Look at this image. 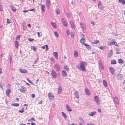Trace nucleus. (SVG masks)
I'll return each mask as SVG.
<instances>
[{
    "label": "nucleus",
    "mask_w": 125,
    "mask_h": 125,
    "mask_svg": "<svg viewBox=\"0 0 125 125\" xmlns=\"http://www.w3.org/2000/svg\"><path fill=\"white\" fill-rule=\"evenodd\" d=\"M11 90L9 89H7L6 91V93L7 95L8 96H10V93Z\"/></svg>",
    "instance_id": "nucleus-18"
},
{
    "label": "nucleus",
    "mask_w": 125,
    "mask_h": 125,
    "mask_svg": "<svg viewBox=\"0 0 125 125\" xmlns=\"http://www.w3.org/2000/svg\"><path fill=\"white\" fill-rule=\"evenodd\" d=\"M5 84L4 83H0V87L3 89V87L5 86Z\"/></svg>",
    "instance_id": "nucleus-40"
},
{
    "label": "nucleus",
    "mask_w": 125,
    "mask_h": 125,
    "mask_svg": "<svg viewBox=\"0 0 125 125\" xmlns=\"http://www.w3.org/2000/svg\"><path fill=\"white\" fill-rule=\"evenodd\" d=\"M114 101L116 104H119V102L118 98L117 97H115L114 99Z\"/></svg>",
    "instance_id": "nucleus-11"
},
{
    "label": "nucleus",
    "mask_w": 125,
    "mask_h": 125,
    "mask_svg": "<svg viewBox=\"0 0 125 125\" xmlns=\"http://www.w3.org/2000/svg\"><path fill=\"white\" fill-rule=\"evenodd\" d=\"M10 7L11 9L14 12H15L16 10V8L12 5H10Z\"/></svg>",
    "instance_id": "nucleus-13"
},
{
    "label": "nucleus",
    "mask_w": 125,
    "mask_h": 125,
    "mask_svg": "<svg viewBox=\"0 0 125 125\" xmlns=\"http://www.w3.org/2000/svg\"><path fill=\"white\" fill-rule=\"evenodd\" d=\"M45 7V6L44 5H42L41 7V10L43 12H45L44 8Z\"/></svg>",
    "instance_id": "nucleus-30"
},
{
    "label": "nucleus",
    "mask_w": 125,
    "mask_h": 125,
    "mask_svg": "<svg viewBox=\"0 0 125 125\" xmlns=\"http://www.w3.org/2000/svg\"><path fill=\"white\" fill-rule=\"evenodd\" d=\"M20 90L22 93H25L27 91V89L25 87L22 86L20 88Z\"/></svg>",
    "instance_id": "nucleus-5"
},
{
    "label": "nucleus",
    "mask_w": 125,
    "mask_h": 125,
    "mask_svg": "<svg viewBox=\"0 0 125 125\" xmlns=\"http://www.w3.org/2000/svg\"><path fill=\"white\" fill-rule=\"evenodd\" d=\"M74 57L76 58L78 57V53L76 50H75L74 52Z\"/></svg>",
    "instance_id": "nucleus-23"
},
{
    "label": "nucleus",
    "mask_w": 125,
    "mask_h": 125,
    "mask_svg": "<svg viewBox=\"0 0 125 125\" xmlns=\"http://www.w3.org/2000/svg\"><path fill=\"white\" fill-rule=\"evenodd\" d=\"M48 96L49 98L51 100L53 99L54 98L53 95H52L50 92L48 94Z\"/></svg>",
    "instance_id": "nucleus-10"
},
{
    "label": "nucleus",
    "mask_w": 125,
    "mask_h": 125,
    "mask_svg": "<svg viewBox=\"0 0 125 125\" xmlns=\"http://www.w3.org/2000/svg\"><path fill=\"white\" fill-rule=\"evenodd\" d=\"M66 109L68 111L71 112L72 111L71 108L69 106L67 105V104H66Z\"/></svg>",
    "instance_id": "nucleus-24"
},
{
    "label": "nucleus",
    "mask_w": 125,
    "mask_h": 125,
    "mask_svg": "<svg viewBox=\"0 0 125 125\" xmlns=\"http://www.w3.org/2000/svg\"><path fill=\"white\" fill-rule=\"evenodd\" d=\"M22 26L23 27V29L25 30L26 28V23L25 22H23L22 23Z\"/></svg>",
    "instance_id": "nucleus-25"
},
{
    "label": "nucleus",
    "mask_w": 125,
    "mask_h": 125,
    "mask_svg": "<svg viewBox=\"0 0 125 125\" xmlns=\"http://www.w3.org/2000/svg\"><path fill=\"white\" fill-rule=\"evenodd\" d=\"M66 34L68 35H69L70 34V31L69 30H67L66 31Z\"/></svg>",
    "instance_id": "nucleus-56"
},
{
    "label": "nucleus",
    "mask_w": 125,
    "mask_h": 125,
    "mask_svg": "<svg viewBox=\"0 0 125 125\" xmlns=\"http://www.w3.org/2000/svg\"><path fill=\"white\" fill-rule=\"evenodd\" d=\"M99 41L98 40H96V41L93 42L92 43L94 44H96Z\"/></svg>",
    "instance_id": "nucleus-50"
},
{
    "label": "nucleus",
    "mask_w": 125,
    "mask_h": 125,
    "mask_svg": "<svg viewBox=\"0 0 125 125\" xmlns=\"http://www.w3.org/2000/svg\"><path fill=\"white\" fill-rule=\"evenodd\" d=\"M68 125H77L76 124H74V123H72L71 124H70L69 125V124Z\"/></svg>",
    "instance_id": "nucleus-63"
},
{
    "label": "nucleus",
    "mask_w": 125,
    "mask_h": 125,
    "mask_svg": "<svg viewBox=\"0 0 125 125\" xmlns=\"http://www.w3.org/2000/svg\"><path fill=\"white\" fill-rule=\"evenodd\" d=\"M97 110L100 113L101 112V108H98L97 109Z\"/></svg>",
    "instance_id": "nucleus-57"
},
{
    "label": "nucleus",
    "mask_w": 125,
    "mask_h": 125,
    "mask_svg": "<svg viewBox=\"0 0 125 125\" xmlns=\"http://www.w3.org/2000/svg\"><path fill=\"white\" fill-rule=\"evenodd\" d=\"M99 48L101 50H103L105 49H106V46H100L99 47Z\"/></svg>",
    "instance_id": "nucleus-34"
},
{
    "label": "nucleus",
    "mask_w": 125,
    "mask_h": 125,
    "mask_svg": "<svg viewBox=\"0 0 125 125\" xmlns=\"http://www.w3.org/2000/svg\"><path fill=\"white\" fill-rule=\"evenodd\" d=\"M24 108H22L21 110L19 111V113H22L23 112H24Z\"/></svg>",
    "instance_id": "nucleus-46"
},
{
    "label": "nucleus",
    "mask_w": 125,
    "mask_h": 125,
    "mask_svg": "<svg viewBox=\"0 0 125 125\" xmlns=\"http://www.w3.org/2000/svg\"><path fill=\"white\" fill-rule=\"evenodd\" d=\"M0 10L2 11L3 10V7L2 6H0Z\"/></svg>",
    "instance_id": "nucleus-58"
},
{
    "label": "nucleus",
    "mask_w": 125,
    "mask_h": 125,
    "mask_svg": "<svg viewBox=\"0 0 125 125\" xmlns=\"http://www.w3.org/2000/svg\"><path fill=\"white\" fill-rule=\"evenodd\" d=\"M37 34L39 37H40L42 36V35H40L39 32H37Z\"/></svg>",
    "instance_id": "nucleus-60"
},
{
    "label": "nucleus",
    "mask_w": 125,
    "mask_h": 125,
    "mask_svg": "<svg viewBox=\"0 0 125 125\" xmlns=\"http://www.w3.org/2000/svg\"><path fill=\"white\" fill-rule=\"evenodd\" d=\"M21 37V36L20 35H18L16 37V39H18L19 40Z\"/></svg>",
    "instance_id": "nucleus-53"
},
{
    "label": "nucleus",
    "mask_w": 125,
    "mask_h": 125,
    "mask_svg": "<svg viewBox=\"0 0 125 125\" xmlns=\"http://www.w3.org/2000/svg\"><path fill=\"white\" fill-rule=\"evenodd\" d=\"M114 42H108V44L110 45H112L114 43Z\"/></svg>",
    "instance_id": "nucleus-48"
},
{
    "label": "nucleus",
    "mask_w": 125,
    "mask_h": 125,
    "mask_svg": "<svg viewBox=\"0 0 125 125\" xmlns=\"http://www.w3.org/2000/svg\"><path fill=\"white\" fill-rule=\"evenodd\" d=\"M51 74L52 77L55 78L57 76V75L55 71L53 70H52L51 71Z\"/></svg>",
    "instance_id": "nucleus-4"
},
{
    "label": "nucleus",
    "mask_w": 125,
    "mask_h": 125,
    "mask_svg": "<svg viewBox=\"0 0 125 125\" xmlns=\"http://www.w3.org/2000/svg\"><path fill=\"white\" fill-rule=\"evenodd\" d=\"M118 62L119 63H123V60L121 59H119L118 60Z\"/></svg>",
    "instance_id": "nucleus-39"
},
{
    "label": "nucleus",
    "mask_w": 125,
    "mask_h": 125,
    "mask_svg": "<svg viewBox=\"0 0 125 125\" xmlns=\"http://www.w3.org/2000/svg\"><path fill=\"white\" fill-rule=\"evenodd\" d=\"M64 69L67 71H69V69L67 65H65L64 67Z\"/></svg>",
    "instance_id": "nucleus-36"
},
{
    "label": "nucleus",
    "mask_w": 125,
    "mask_h": 125,
    "mask_svg": "<svg viewBox=\"0 0 125 125\" xmlns=\"http://www.w3.org/2000/svg\"><path fill=\"white\" fill-rule=\"evenodd\" d=\"M27 80L29 83H30L31 84L32 83L31 82V81L30 80H29L28 79H27Z\"/></svg>",
    "instance_id": "nucleus-61"
},
{
    "label": "nucleus",
    "mask_w": 125,
    "mask_h": 125,
    "mask_svg": "<svg viewBox=\"0 0 125 125\" xmlns=\"http://www.w3.org/2000/svg\"><path fill=\"white\" fill-rule=\"evenodd\" d=\"M94 99L97 104L98 105L100 104L101 101L99 100V98L98 96H95L94 97Z\"/></svg>",
    "instance_id": "nucleus-3"
},
{
    "label": "nucleus",
    "mask_w": 125,
    "mask_h": 125,
    "mask_svg": "<svg viewBox=\"0 0 125 125\" xmlns=\"http://www.w3.org/2000/svg\"><path fill=\"white\" fill-rule=\"evenodd\" d=\"M70 23L72 28H74L75 27V25L74 24V22L73 20L70 21Z\"/></svg>",
    "instance_id": "nucleus-17"
},
{
    "label": "nucleus",
    "mask_w": 125,
    "mask_h": 125,
    "mask_svg": "<svg viewBox=\"0 0 125 125\" xmlns=\"http://www.w3.org/2000/svg\"><path fill=\"white\" fill-rule=\"evenodd\" d=\"M54 35L56 37H58L59 36V35L58 32L57 31L54 32Z\"/></svg>",
    "instance_id": "nucleus-42"
},
{
    "label": "nucleus",
    "mask_w": 125,
    "mask_h": 125,
    "mask_svg": "<svg viewBox=\"0 0 125 125\" xmlns=\"http://www.w3.org/2000/svg\"><path fill=\"white\" fill-rule=\"evenodd\" d=\"M53 54L55 58L57 59H58V53L57 52H53Z\"/></svg>",
    "instance_id": "nucleus-22"
},
{
    "label": "nucleus",
    "mask_w": 125,
    "mask_h": 125,
    "mask_svg": "<svg viewBox=\"0 0 125 125\" xmlns=\"http://www.w3.org/2000/svg\"><path fill=\"white\" fill-rule=\"evenodd\" d=\"M62 21L63 25L66 26H67V23L65 20L64 18H62Z\"/></svg>",
    "instance_id": "nucleus-7"
},
{
    "label": "nucleus",
    "mask_w": 125,
    "mask_h": 125,
    "mask_svg": "<svg viewBox=\"0 0 125 125\" xmlns=\"http://www.w3.org/2000/svg\"><path fill=\"white\" fill-rule=\"evenodd\" d=\"M33 120L34 121H35V119H34V118L33 117H32V118H31L30 120H28V121H29L30 120Z\"/></svg>",
    "instance_id": "nucleus-59"
},
{
    "label": "nucleus",
    "mask_w": 125,
    "mask_h": 125,
    "mask_svg": "<svg viewBox=\"0 0 125 125\" xmlns=\"http://www.w3.org/2000/svg\"><path fill=\"white\" fill-rule=\"evenodd\" d=\"M20 72L23 73H27V71L25 69H20Z\"/></svg>",
    "instance_id": "nucleus-14"
},
{
    "label": "nucleus",
    "mask_w": 125,
    "mask_h": 125,
    "mask_svg": "<svg viewBox=\"0 0 125 125\" xmlns=\"http://www.w3.org/2000/svg\"><path fill=\"white\" fill-rule=\"evenodd\" d=\"M7 21L6 22L7 23L10 24L11 23V21L10 19H7Z\"/></svg>",
    "instance_id": "nucleus-35"
},
{
    "label": "nucleus",
    "mask_w": 125,
    "mask_h": 125,
    "mask_svg": "<svg viewBox=\"0 0 125 125\" xmlns=\"http://www.w3.org/2000/svg\"><path fill=\"white\" fill-rule=\"evenodd\" d=\"M109 70L111 74H113L115 72L114 68L112 67H110L109 68Z\"/></svg>",
    "instance_id": "nucleus-9"
},
{
    "label": "nucleus",
    "mask_w": 125,
    "mask_h": 125,
    "mask_svg": "<svg viewBox=\"0 0 125 125\" xmlns=\"http://www.w3.org/2000/svg\"><path fill=\"white\" fill-rule=\"evenodd\" d=\"M98 7L101 10H103L104 9V6L102 4L98 6Z\"/></svg>",
    "instance_id": "nucleus-31"
},
{
    "label": "nucleus",
    "mask_w": 125,
    "mask_h": 125,
    "mask_svg": "<svg viewBox=\"0 0 125 125\" xmlns=\"http://www.w3.org/2000/svg\"><path fill=\"white\" fill-rule=\"evenodd\" d=\"M102 4L101 2L100 1L98 3V6Z\"/></svg>",
    "instance_id": "nucleus-62"
},
{
    "label": "nucleus",
    "mask_w": 125,
    "mask_h": 125,
    "mask_svg": "<svg viewBox=\"0 0 125 125\" xmlns=\"http://www.w3.org/2000/svg\"><path fill=\"white\" fill-rule=\"evenodd\" d=\"M62 74L63 76L65 77L67 76V73L66 71L63 70L62 71Z\"/></svg>",
    "instance_id": "nucleus-21"
},
{
    "label": "nucleus",
    "mask_w": 125,
    "mask_h": 125,
    "mask_svg": "<svg viewBox=\"0 0 125 125\" xmlns=\"http://www.w3.org/2000/svg\"><path fill=\"white\" fill-rule=\"evenodd\" d=\"M54 69L56 71H59L60 70V67L59 64H56L53 66Z\"/></svg>",
    "instance_id": "nucleus-2"
},
{
    "label": "nucleus",
    "mask_w": 125,
    "mask_h": 125,
    "mask_svg": "<svg viewBox=\"0 0 125 125\" xmlns=\"http://www.w3.org/2000/svg\"><path fill=\"white\" fill-rule=\"evenodd\" d=\"M103 84L104 85L105 87H106L107 86V83L106 80H104L103 81Z\"/></svg>",
    "instance_id": "nucleus-28"
},
{
    "label": "nucleus",
    "mask_w": 125,
    "mask_h": 125,
    "mask_svg": "<svg viewBox=\"0 0 125 125\" xmlns=\"http://www.w3.org/2000/svg\"><path fill=\"white\" fill-rule=\"evenodd\" d=\"M87 125H95L93 124H87Z\"/></svg>",
    "instance_id": "nucleus-64"
},
{
    "label": "nucleus",
    "mask_w": 125,
    "mask_h": 125,
    "mask_svg": "<svg viewBox=\"0 0 125 125\" xmlns=\"http://www.w3.org/2000/svg\"><path fill=\"white\" fill-rule=\"evenodd\" d=\"M86 48L88 50L90 49H91V46L88 45L87 47H86Z\"/></svg>",
    "instance_id": "nucleus-52"
},
{
    "label": "nucleus",
    "mask_w": 125,
    "mask_h": 125,
    "mask_svg": "<svg viewBox=\"0 0 125 125\" xmlns=\"http://www.w3.org/2000/svg\"><path fill=\"white\" fill-rule=\"evenodd\" d=\"M70 34L71 35V36L72 37H74V33L73 32H71V33Z\"/></svg>",
    "instance_id": "nucleus-47"
},
{
    "label": "nucleus",
    "mask_w": 125,
    "mask_h": 125,
    "mask_svg": "<svg viewBox=\"0 0 125 125\" xmlns=\"http://www.w3.org/2000/svg\"><path fill=\"white\" fill-rule=\"evenodd\" d=\"M55 13L57 14H58L60 13V11L58 9H56L55 10Z\"/></svg>",
    "instance_id": "nucleus-38"
},
{
    "label": "nucleus",
    "mask_w": 125,
    "mask_h": 125,
    "mask_svg": "<svg viewBox=\"0 0 125 125\" xmlns=\"http://www.w3.org/2000/svg\"><path fill=\"white\" fill-rule=\"evenodd\" d=\"M117 78L118 80H121L123 78L122 75L120 74H118L117 75Z\"/></svg>",
    "instance_id": "nucleus-15"
},
{
    "label": "nucleus",
    "mask_w": 125,
    "mask_h": 125,
    "mask_svg": "<svg viewBox=\"0 0 125 125\" xmlns=\"http://www.w3.org/2000/svg\"><path fill=\"white\" fill-rule=\"evenodd\" d=\"M80 25L81 28L83 30H85L86 28V26L85 24L83 23H80Z\"/></svg>",
    "instance_id": "nucleus-6"
},
{
    "label": "nucleus",
    "mask_w": 125,
    "mask_h": 125,
    "mask_svg": "<svg viewBox=\"0 0 125 125\" xmlns=\"http://www.w3.org/2000/svg\"><path fill=\"white\" fill-rule=\"evenodd\" d=\"M62 88L61 86H59L58 88V93L59 94H60L62 93Z\"/></svg>",
    "instance_id": "nucleus-12"
},
{
    "label": "nucleus",
    "mask_w": 125,
    "mask_h": 125,
    "mask_svg": "<svg viewBox=\"0 0 125 125\" xmlns=\"http://www.w3.org/2000/svg\"><path fill=\"white\" fill-rule=\"evenodd\" d=\"M11 105L12 106H18L19 105V104L18 103L12 104Z\"/></svg>",
    "instance_id": "nucleus-43"
},
{
    "label": "nucleus",
    "mask_w": 125,
    "mask_h": 125,
    "mask_svg": "<svg viewBox=\"0 0 125 125\" xmlns=\"http://www.w3.org/2000/svg\"><path fill=\"white\" fill-rule=\"evenodd\" d=\"M85 92L87 95H89L90 94V90L86 88H85Z\"/></svg>",
    "instance_id": "nucleus-16"
},
{
    "label": "nucleus",
    "mask_w": 125,
    "mask_h": 125,
    "mask_svg": "<svg viewBox=\"0 0 125 125\" xmlns=\"http://www.w3.org/2000/svg\"><path fill=\"white\" fill-rule=\"evenodd\" d=\"M99 65L100 66V68L102 69H104V67L103 66L102 62H101L100 61H99Z\"/></svg>",
    "instance_id": "nucleus-19"
},
{
    "label": "nucleus",
    "mask_w": 125,
    "mask_h": 125,
    "mask_svg": "<svg viewBox=\"0 0 125 125\" xmlns=\"http://www.w3.org/2000/svg\"><path fill=\"white\" fill-rule=\"evenodd\" d=\"M45 48H46L45 50L46 51H47L48 49V46L46 45H45Z\"/></svg>",
    "instance_id": "nucleus-54"
},
{
    "label": "nucleus",
    "mask_w": 125,
    "mask_h": 125,
    "mask_svg": "<svg viewBox=\"0 0 125 125\" xmlns=\"http://www.w3.org/2000/svg\"><path fill=\"white\" fill-rule=\"evenodd\" d=\"M121 3L123 5L125 3V0H123Z\"/></svg>",
    "instance_id": "nucleus-55"
},
{
    "label": "nucleus",
    "mask_w": 125,
    "mask_h": 125,
    "mask_svg": "<svg viewBox=\"0 0 125 125\" xmlns=\"http://www.w3.org/2000/svg\"><path fill=\"white\" fill-rule=\"evenodd\" d=\"M113 44H114L115 46H119V45L117 44V43L116 42H114Z\"/></svg>",
    "instance_id": "nucleus-51"
},
{
    "label": "nucleus",
    "mask_w": 125,
    "mask_h": 125,
    "mask_svg": "<svg viewBox=\"0 0 125 125\" xmlns=\"http://www.w3.org/2000/svg\"><path fill=\"white\" fill-rule=\"evenodd\" d=\"M87 65V63L85 62L82 61L80 62V65H77L76 67L80 70L83 71H86L85 67Z\"/></svg>",
    "instance_id": "nucleus-1"
},
{
    "label": "nucleus",
    "mask_w": 125,
    "mask_h": 125,
    "mask_svg": "<svg viewBox=\"0 0 125 125\" xmlns=\"http://www.w3.org/2000/svg\"><path fill=\"white\" fill-rule=\"evenodd\" d=\"M116 53L117 54H119L120 53V52H119L120 50L118 48H116Z\"/></svg>",
    "instance_id": "nucleus-41"
},
{
    "label": "nucleus",
    "mask_w": 125,
    "mask_h": 125,
    "mask_svg": "<svg viewBox=\"0 0 125 125\" xmlns=\"http://www.w3.org/2000/svg\"><path fill=\"white\" fill-rule=\"evenodd\" d=\"M15 47L16 48H18V45L19 44L18 43V42L17 41H16L15 42Z\"/></svg>",
    "instance_id": "nucleus-44"
},
{
    "label": "nucleus",
    "mask_w": 125,
    "mask_h": 125,
    "mask_svg": "<svg viewBox=\"0 0 125 125\" xmlns=\"http://www.w3.org/2000/svg\"><path fill=\"white\" fill-rule=\"evenodd\" d=\"M46 3L47 7L48 9H49L51 3L50 0H46Z\"/></svg>",
    "instance_id": "nucleus-8"
},
{
    "label": "nucleus",
    "mask_w": 125,
    "mask_h": 125,
    "mask_svg": "<svg viewBox=\"0 0 125 125\" xmlns=\"http://www.w3.org/2000/svg\"><path fill=\"white\" fill-rule=\"evenodd\" d=\"M116 63V61L115 60H111V64H115Z\"/></svg>",
    "instance_id": "nucleus-37"
},
{
    "label": "nucleus",
    "mask_w": 125,
    "mask_h": 125,
    "mask_svg": "<svg viewBox=\"0 0 125 125\" xmlns=\"http://www.w3.org/2000/svg\"><path fill=\"white\" fill-rule=\"evenodd\" d=\"M74 95L75 96L76 98L78 99L79 98V93L77 92L74 93Z\"/></svg>",
    "instance_id": "nucleus-20"
},
{
    "label": "nucleus",
    "mask_w": 125,
    "mask_h": 125,
    "mask_svg": "<svg viewBox=\"0 0 125 125\" xmlns=\"http://www.w3.org/2000/svg\"><path fill=\"white\" fill-rule=\"evenodd\" d=\"M31 48L33 49V50H34V51L36 52V51L37 49L36 48L34 47L33 46H31Z\"/></svg>",
    "instance_id": "nucleus-45"
},
{
    "label": "nucleus",
    "mask_w": 125,
    "mask_h": 125,
    "mask_svg": "<svg viewBox=\"0 0 125 125\" xmlns=\"http://www.w3.org/2000/svg\"><path fill=\"white\" fill-rule=\"evenodd\" d=\"M96 113V112H91L88 114V115L90 116H93Z\"/></svg>",
    "instance_id": "nucleus-32"
},
{
    "label": "nucleus",
    "mask_w": 125,
    "mask_h": 125,
    "mask_svg": "<svg viewBox=\"0 0 125 125\" xmlns=\"http://www.w3.org/2000/svg\"><path fill=\"white\" fill-rule=\"evenodd\" d=\"M113 52L112 50H111L108 53V57H110L112 55Z\"/></svg>",
    "instance_id": "nucleus-27"
},
{
    "label": "nucleus",
    "mask_w": 125,
    "mask_h": 125,
    "mask_svg": "<svg viewBox=\"0 0 125 125\" xmlns=\"http://www.w3.org/2000/svg\"><path fill=\"white\" fill-rule=\"evenodd\" d=\"M51 24L52 25V26L54 28H56L57 26L56 24L55 23L53 22H51Z\"/></svg>",
    "instance_id": "nucleus-26"
},
{
    "label": "nucleus",
    "mask_w": 125,
    "mask_h": 125,
    "mask_svg": "<svg viewBox=\"0 0 125 125\" xmlns=\"http://www.w3.org/2000/svg\"><path fill=\"white\" fill-rule=\"evenodd\" d=\"M61 113L62 115L64 117L65 119H66L67 118V116L65 113L63 112H62Z\"/></svg>",
    "instance_id": "nucleus-33"
},
{
    "label": "nucleus",
    "mask_w": 125,
    "mask_h": 125,
    "mask_svg": "<svg viewBox=\"0 0 125 125\" xmlns=\"http://www.w3.org/2000/svg\"><path fill=\"white\" fill-rule=\"evenodd\" d=\"M85 42V40L84 38H83V37H82V38L80 40V42L81 43H82L83 44L84 43V42Z\"/></svg>",
    "instance_id": "nucleus-29"
},
{
    "label": "nucleus",
    "mask_w": 125,
    "mask_h": 125,
    "mask_svg": "<svg viewBox=\"0 0 125 125\" xmlns=\"http://www.w3.org/2000/svg\"><path fill=\"white\" fill-rule=\"evenodd\" d=\"M66 16L68 18H70L71 16L70 14L69 13H67L66 14Z\"/></svg>",
    "instance_id": "nucleus-49"
}]
</instances>
